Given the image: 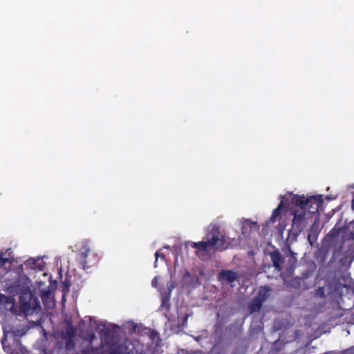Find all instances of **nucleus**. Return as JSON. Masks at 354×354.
Returning a JSON list of instances; mask_svg holds the SVG:
<instances>
[{
  "label": "nucleus",
  "mask_w": 354,
  "mask_h": 354,
  "mask_svg": "<svg viewBox=\"0 0 354 354\" xmlns=\"http://www.w3.org/2000/svg\"><path fill=\"white\" fill-rule=\"evenodd\" d=\"M295 205L290 209V214L293 216L291 228L289 230L286 241L284 243H292L297 241L298 236L308 224V221L312 218L308 213L303 209L298 203H294Z\"/></svg>",
  "instance_id": "nucleus-1"
},
{
  "label": "nucleus",
  "mask_w": 354,
  "mask_h": 354,
  "mask_svg": "<svg viewBox=\"0 0 354 354\" xmlns=\"http://www.w3.org/2000/svg\"><path fill=\"white\" fill-rule=\"evenodd\" d=\"M347 241L354 243V221L348 225L336 223L325 236L322 243H346Z\"/></svg>",
  "instance_id": "nucleus-2"
},
{
  "label": "nucleus",
  "mask_w": 354,
  "mask_h": 354,
  "mask_svg": "<svg viewBox=\"0 0 354 354\" xmlns=\"http://www.w3.org/2000/svg\"><path fill=\"white\" fill-rule=\"evenodd\" d=\"M241 233L238 238L239 243H257L260 236V225L250 218H242L239 220Z\"/></svg>",
  "instance_id": "nucleus-3"
},
{
  "label": "nucleus",
  "mask_w": 354,
  "mask_h": 354,
  "mask_svg": "<svg viewBox=\"0 0 354 354\" xmlns=\"http://www.w3.org/2000/svg\"><path fill=\"white\" fill-rule=\"evenodd\" d=\"M184 243H231V239L221 230L220 226L216 223H210L205 229L204 240L198 242L185 241Z\"/></svg>",
  "instance_id": "nucleus-4"
},
{
  "label": "nucleus",
  "mask_w": 354,
  "mask_h": 354,
  "mask_svg": "<svg viewBox=\"0 0 354 354\" xmlns=\"http://www.w3.org/2000/svg\"><path fill=\"white\" fill-rule=\"evenodd\" d=\"M292 201L293 203H298L302 206L311 218L322 209L324 203L322 195L311 196L308 198H305L304 196H295Z\"/></svg>",
  "instance_id": "nucleus-5"
},
{
  "label": "nucleus",
  "mask_w": 354,
  "mask_h": 354,
  "mask_svg": "<svg viewBox=\"0 0 354 354\" xmlns=\"http://www.w3.org/2000/svg\"><path fill=\"white\" fill-rule=\"evenodd\" d=\"M39 301L38 299L31 293L26 292L19 297V315L24 314L26 317L37 315L40 311Z\"/></svg>",
  "instance_id": "nucleus-6"
},
{
  "label": "nucleus",
  "mask_w": 354,
  "mask_h": 354,
  "mask_svg": "<svg viewBox=\"0 0 354 354\" xmlns=\"http://www.w3.org/2000/svg\"><path fill=\"white\" fill-rule=\"evenodd\" d=\"M214 245H192L193 248L196 249V254L202 259H206L215 250L213 247Z\"/></svg>",
  "instance_id": "nucleus-7"
},
{
  "label": "nucleus",
  "mask_w": 354,
  "mask_h": 354,
  "mask_svg": "<svg viewBox=\"0 0 354 354\" xmlns=\"http://www.w3.org/2000/svg\"><path fill=\"white\" fill-rule=\"evenodd\" d=\"M0 302L4 306V308L13 313L19 314V310L15 304V299L12 296L0 297Z\"/></svg>",
  "instance_id": "nucleus-8"
},
{
  "label": "nucleus",
  "mask_w": 354,
  "mask_h": 354,
  "mask_svg": "<svg viewBox=\"0 0 354 354\" xmlns=\"http://www.w3.org/2000/svg\"><path fill=\"white\" fill-rule=\"evenodd\" d=\"M283 214V203L282 201L278 205L277 207L275 208L271 216L267 220L265 223L263 224V228L268 227L270 224H273L277 221H279Z\"/></svg>",
  "instance_id": "nucleus-9"
},
{
  "label": "nucleus",
  "mask_w": 354,
  "mask_h": 354,
  "mask_svg": "<svg viewBox=\"0 0 354 354\" xmlns=\"http://www.w3.org/2000/svg\"><path fill=\"white\" fill-rule=\"evenodd\" d=\"M75 331L73 328L68 324L65 330L62 332V337L66 339V348L68 350L74 346L73 338L74 337Z\"/></svg>",
  "instance_id": "nucleus-10"
},
{
  "label": "nucleus",
  "mask_w": 354,
  "mask_h": 354,
  "mask_svg": "<svg viewBox=\"0 0 354 354\" xmlns=\"http://www.w3.org/2000/svg\"><path fill=\"white\" fill-rule=\"evenodd\" d=\"M25 265L28 267H30L31 269L43 270L45 263L40 258H30L25 262Z\"/></svg>",
  "instance_id": "nucleus-11"
},
{
  "label": "nucleus",
  "mask_w": 354,
  "mask_h": 354,
  "mask_svg": "<svg viewBox=\"0 0 354 354\" xmlns=\"http://www.w3.org/2000/svg\"><path fill=\"white\" fill-rule=\"evenodd\" d=\"M236 273L232 270H222L219 273V280L231 283L236 279Z\"/></svg>",
  "instance_id": "nucleus-12"
},
{
  "label": "nucleus",
  "mask_w": 354,
  "mask_h": 354,
  "mask_svg": "<svg viewBox=\"0 0 354 354\" xmlns=\"http://www.w3.org/2000/svg\"><path fill=\"white\" fill-rule=\"evenodd\" d=\"M319 234V230L318 227L315 225V223L310 227L308 232V243H315L318 238Z\"/></svg>",
  "instance_id": "nucleus-13"
},
{
  "label": "nucleus",
  "mask_w": 354,
  "mask_h": 354,
  "mask_svg": "<svg viewBox=\"0 0 354 354\" xmlns=\"http://www.w3.org/2000/svg\"><path fill=\"white\" fill-rule=\"evenodd\" d=\"M89 325L90 327L93 329L95 328L100 333H106L107 328L104 324L97 322L96 320H93L89 319Z\"/></svg>",
  "instance_id": "nucleus-14"
},
{
  "label": "nucleus",
  "mask_w": 354,
  "mask_h": 354,
  "mask_svg": "<svg viewBox=\"0 0 354 354\" xmlns=\"http://www.w3.org/2000/svg\"><path fill=\"white\" fill-rule=\"evenodd\" d=\"M13 259L12 252L10 249L7 250L5 253H2L0 254V261L2 265L5 264L8 262H11Z\"/></svg>",
  "instance_id": "nucleus-15"
},
{
  "label": "nucleus",
  "mask_w": 354,
  "mask_h": 354,
  "mask_svg": "<svg viewBox=\"0 0 354 354\" xmlns=\"http://www.w3.org/2000/svg\"><path fill=\"white\" fill-rule=\"evenodd\" d=\"M272 261L277 268H279L282 263L281 256L279 251H274L271 254Z\"/></svg>",
  "instance_id": "nucleus-16"
},
{
  "label": "nucleus",
  "mask_w": 354,
  "mask_h": 354,
  "mask_svg": "<svg viewBox=\"0 0 354 354\" xmlns=\"http://www.w3.org/2000/svg\"><path fill=\"white\" fill-rule=\"evenodd\" d=\"M262 306V301L259 299L256 298L252 301L249 306V310L251 313L259 311Z\"/></svg>",
  "instance_id": "nucleus-17"
},
{
  "label": "nucleus",
  "mask_w": 354,
  "mask_h": 354,
  "mask_svg": "<svg viewBox=\"0 0 354 354\" xmlns=\"http://www.w3.org/2000/svg\"><path fill=\"white\" fill-rule=\"evenodd\" d=\"M269 292L270 289L268 287H261L257 298L263 302L268 297Z\"/></svg>",
  "instance_id": "nucleus-18"
},
{
  "label": "nucleus",
  "mask_w": 354,
  "mask_h": 354,
  "mask_svg": "<svg viewBox=\"0 0 354 354\" xmlns=\"http://www.w3.org/2000/svg\"><path fill=\"white\" fill-rule=\"evenodd\" d=\"M80 336L84 339L88 341L90 344H91L94 339H95V336L93 334L91 331H88L87 333L81 332Z\"/></svg>",
  "instance_id": "nucleus-19"
},
{
  "label": "nucleus",
  "mask_w": 354,
  "mask_h": 354,
  "mask_svg": "<svg viewBox=\"0 0 354 354\" xmlns=\"http://www.w3.org/2000/svg\"><path fill=\"white\" fill-rule=\"evenodd\" d=\"M327 354H354V346H352L339 353L330 352Z\"/></svg>",
  "instance_id": "nucleus-20"
},
{
  "label": "nucleus",
  "mask_w": 354,
  "mask_h": 354,
  "mask_svg": "<svg viewBox=\"0 0 354 354\" xmlns=\"http://www.w3.org/2000/svg\"><path fill=\"white\" fill-rule=\"evenodd\" d=\"M89 251L90 250L87 247H82V248L80 250V254L82 257L85 258Z\"/></svg>",
  "instance_id": "nucleus-21"
},
{
  "label": "nucleus",
  "mask_w": 354,
  "mask_h": 354,
  "mask_svg": "<svg viewBox=\"0 0 354 354\" xmlns=\"http://www.w3.org/2000/svg\"><path fill=\"white\" fill-rule=\"evenodd\" d=\"M353 259V255L351 253H349L345 257L344 259L343 263H351Z\"/></svg>",
  "instance_id": "nucleus-22"
},
{
  "label": "nucleus",
  "mask_w": 354,
  "mask_h": 354,
  "mask_svg": "<svg viewBox=\"0 0 354 354\" xmlns=\"http://www.w3.org/2000/svg\"><path fill=\"white\" fill-rule=\"evenodd\" d=\"M327 288L326 286H324L323 288H319L318 290L317 294H319L320 296L323 295L324 293V290Z\"/></svg>",
  "instance_id": "nucleus-23"
},
{
  "label": "nucleus",
  "mask_w": 354,
  "mask_h": 354,
  "mask_svg": "<svg viewBox=\"0 0 354 354\" xmlns=\"http://www.w3.org/2000/svg\"><path fill=\"white\" fill-rule=\"evenodd\" d=\"M291 286H294L295 287L299 286V281L298 279H295L294 281V283L293 284H291Z\"/></svg>",
  "instance_id": "nucleus-24"
},
{
  "label": "nucleus",
  "mask_w": 354,
  "mask_h": 354,
  "mask_svg": "<svg viewBox=\"0 0 354 354\" xmlns=\"http://www.w3.org/2000/svg\"><path fill=\"white\" fill-rule=\"evenodd\" d=\"M284 227H285L283 226L282 225H279V232H282L283 231V230H284Z\"/></svg>",
  "instance_id": "nucleus-25"
},
{
  "label": "nucleus",
  "mask_w": 354,
  "mask_h": 354,
  "mask_svg": "<svg viewBox=\"0 0 354 354\" xmlns=\"http://www.w3.org/2000/svg\"><path fill=\"white\" fill-rule=\"evenodd\" d=\"M335 196H332V195L326 196V199L328 201L333 200V199H335Z\"/></svg>",
  "instance_id": "nucleus-26"
},
{
  "label": "nucleus",
  "mask_w": 354,
  "mask_h": 354,
  "mask_svg": "<svg viewBox=\"0 0 354 354\" xmlns=\"http://www.w3.org/2000/svg\"><path fill=\"white\" fill-rule=\"evenodd\" d=\"M156 284H157V281H156V278H155L153 281H152V285L153 286H156Z\"/></svg>",
  "instance_id": "nucleus-27"
},
{
  "label": "nucleus",
  "mask_w": 354,
  "mask_h": 354,
  "mask_svg": "<svg viewBox=\"0 0 354 354\" xmlns=\"http://www.w3.org/2000/svg\"><path fill=\"white\" fill-rule=\"evenodd\" d=\"M84 324H85V322H84V321L80 324V325H79V328H80V329H81V328H82V327L84 325Z\"/></svg>",
  "instance_id": "nucleus-28"
},
{
  "label": "nucleus",
  "mask_w": 354,
  "mask_h": 354,
  "mask_svg": "<svg viewBox=\"0 0 354 354\" xmlns=\"http://www.w3.org/2000/svg\"><path fill=\"white\" fill-rule=\"evenodd\" d=\"M160 252H156V259H157L158 258V257H160Z\"/></svg>",
  "instance_id": "nucleus-29"
},
{
  "label": "nucleus",
  "mask_w": 354,
  "mask_h": 354,
  "mask_svg": "<svg viewBox=\"0 0 354 354\" xmlns=\"http://www.w3.org/2000/svg\"><path fill=\"white\" fill-rule=\"evenodd\" d=\"M352 208L354 210V198L352 201Z\"/></svg>",
  "instance_id": "nucleus-30"
}]
</instances>
